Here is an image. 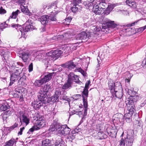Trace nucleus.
Listing matches in <instances>:
<instances>
[{"mask_svg":"<svg viewBox=\"0 0 146 146\" xmlns=\"http://www.w3.org/2000/svg\"><path fill=\"white\" fill-rule=\"evenodd\" d=\"M15 66L17 68H19V66H23V64L21 63V62H17L15 65Z\"/></svg>","mask_w":146,"mask_h":146,"instance_id":"nucleus-54","label":"nucleus"},{"mask_svg":"<svg viewBox=\"0 0 146 146\" xmlns=\"http://www.w3.org/2000/svg\"><path fill=\"white\" fill-rule=\"evenodd\" d=\"M127 107L128 112L125 114L124 117L131 118L133 113L135 111V109L129 106H127Z\"/></svg>","mask_w":146,"mask_h":146,"instance_id":"nucleus-22","label":"nucleus"},{"mask_svg":"<svg viewBox=\"0 0 146 146\" xmlns=\"http://www.w3.org/2000/svg\"><path fill=\"white\" fill-rule=\"evenodd\" d=\"M10 108L9 105L5 102L2 104V106L0 107V110L1 111H3L9 109Z\"/></svg>","mask_w":146,"mask_h":146,"instance_id":"nucleus-28","label":"nucleus"},{"mask_svg":"<svg viewBox=\"0 0 146 146\" xmlns=\"http://www.w3.org/2000/svg\"><path fill=\"white\" fill-rule=\"evenodd\" d=\"M101 2V5H97L94 7L93 8V11L96 15H101L103 13L104 9V7H106L107 6V4L104 1L100 0Z\"/></svg>","mask_w":146,"mask_h":146,"instance_id":"nucleus-6","label":"nucleus"},{"mask_svg":"<svg viewBox=\"0 0 146 146\" xmlns=\"http://www.w3.org/2000/svg\"><path fill=\"white\" fill-rule=\"evenodd\" d=\"M139 21L137 20L136 21L131 23L128 24L127 25V27H131L132 26H134L136 24H137V23Z\"/></svg>","mask_w":146,"mask_h":146,"instance_id":"nucleus-55","label":"nucleus"},{"mask_svg":"<svg viewBox=\"0 0 146 146\" xmlns=\"http://www.w3.org/2000/svg\"><path fill=\"white\" fill-rule=\"evenodd\" d=\"M33 70V64L32 63L30 64L29 66V72H31Z\"/></svg>","mask_w":146,"mask_h":146,"instance_id":"nucleus-56","label":"nucleus"},{"mask_svg":"<svg viewBox=\"0 0 146 146\" xmlns=\"http://www.w3.org/2000/svg\"><path fill=\"white\" fill-rule=\"evenodd\" d=\"M34 120H35V124L36 127L39 128V129L43 127L46 124V122L44 117L42 115L37 113L34 118Z\"/></svg>","mask_w":146,"mask_h":146,"instance_id":"nucleus-8","label":"nucleus"},{"mask_svg":"<svg viewBox=\"0 0 146 146\" xmlns=\"http://www.w3.org/2000/svg\"><path fill=\"white\" fill-rule=\"evenodd\" d=\"M63 38L62 35H58V36H54L51 38L50 39V41L54 40V41H58Z\"/></svg>","mask_w":146,"mask_h":146,"instance_id":"nucleus-38","label":"nucleus"},{"mask_svg":"<svg viewBox=\"0 0 146 146\" xmlns=\"http://www.w3.org/2000/svg\"><path fill=\"white\" fill-rule=\"evenodd\" d=\"M61 94V92L60 90H56L54 95L56 96H58V97Z\"/></svg>","mask_w":146,"mask_h":146,"instance_id":"nucleus-59","label":"nucleus"},{"mask_svg":"<svg viewBox=\"0 0 146 146\" xmlns=\"http://www.w3.org/2000/svg\"><path fill=\"white\" fill-rule=\"evenodd\" d=\"M88 89L84 88L82 93L83 99L87 98L88 96Z\"/></svg>","mask_w":146,"mask_h":146,"instance_id":"nucleus-37","label":"nucleus"},{"mask_svg":"<svg viewBox=\"0 0 146 146\" xmlns=\"http://www.w3.org/2000/svg\"><path fill=\"white\" fill-rule=\"evenodd\" d=\"M8 25L5 22L0 24V32L1 30L2 31L3 29L7 27Z\"/></svg>","mask_w":146,"mask_h":146,"instance_id":"nucleus-40","label":"nucleus"},{"mask_svg":"<svg viewBox=\"0 0 146 146\" xmlns=\"http://www.w3.org/2000/svg\"><path fill=\"white\" fill-rule=\"evenodd\" d=\"M128 94L131 96L129 100L126 101L127 106H129L135 108V104L136 102L139 99V97L138 95L135 96L136 94V92L133 90H128L127 92Z\"/></svg>","mask_w":146,"mask_h":146,"instance_id":"nucleus-3","label":"nucleus"},{"mask_svg":"<svg viewBox=\"0 0 146 146\" xmlns=\"http://www.w3.org/2000/svg\"><path fill=\"white\" fill-rule=\"evenodd\" d=\"M43 62L44 63L45 65L47 67H48V65H50V61L49 59H48V58H46L45 59H44L43 60Z\"/></svg>","mask_w":146,"mask_h":146,"instance_id":"nucleus-43","label":"nucleus"},{"mask_svg":"<svg viewBox=\"0 0 146 146\" xmlns=\"http://www.w3.org/2000/svg\"><path fill=\"white\" fill-rule=\"evenodd\" d=\"M113 97L114 96L117 98L118 99H121L123 96V91H119L114 92L113 93H111Z\"/></svg>","mask_w":146,"mask_h":146,"instance_id":"nucleus-24","label":"nucleus"},{"mask_svg":"<svg viewBox=\"0 0 146 146\" xmlns=\"http://www.w3.org/2000/svg\"><path fill=\"white\" fill-rule=\"evenodd\" d=\"M31 22V20H28L24 24L25 26L24 29L21 25L18 24H11L12 25L11 26L15 28L18 32L20 31L21 33V36H23L25 35V32H27L35 29L33 28V27L32 25V23Z\"/></svg>","mask_w":146,"mask_h":146,"instance_id":"nucleus-1","label":"nucleus"},{"mask_svg":"<svg viewBox=\"0 0 146 146\" xmlns=\"http://www.w3.org/2000/svg\"><path fill=\"white\" fill-rule=\"evenodd\" d=\"M62 49L63 52L65 54L71 52L69 44H66L62 46Z\"/></svg>","mask_w":146,"mask_h":146,"instance_id":"nucleus-23","label":"nucleus"},{"mask_svg":"<svg viewBox=\"0 0 146 146\" xmlns=\"http://www.w3.org/2000/svg\"><path fill=\"white\" fill-rule=\"evenodd\" d=\"M108 85L111 93H113L118 91H123L121 84L119 82H117L115 83L109 82Z\"/></svg>","mask_w":146,"mask_h":146,"instance_id":"nucleus-7","label":"nucleus"},{"mask_svg":"<svg viewBox=\"0 0 146 146\" xmlns=\"http://www.w3.org/2000/svg\"><path fill=\"white\" fill-rule=\"evenodd\" d=\"M19 93V94H20V91H19V92H17V93H15L14 94H13V96L15 97H17V98H19V96H20V95H19V94H18L17 93Z\"/></svg>","mask_w":146,"mask_h":146,"instance_id":"nucleus-64","label":"nucleus"},{"mask_svg":"<svg viewBox=\"0 0 146 146\" xmlns=\"http://www.w3.org/2000/svg\"><path fill=\"white\" fill-rule=\"evenodd\" d=\"M6 13L5 10L3 8L1 4H0V14H3Z\"/></svg>","mask_w":146,"mask_h":146,"instance_id":"nucleus-48","label":"nucleus"},{"mask_svg":"<svg viewBox=\"0 0 146 146\" xmlns=\"http://www.w3.org/2000/svg\"><path fill=\"white\" fill-rule=\"evenodd\" d=\"M119 101V103L118 104V106L120 108H123L124 106V102L123 100H121L120 99H118Z\"/></svg>","mask_w":146,"mask_h":146,"instance_id":"nucleus-49","label":"nucleus"},{"mask_svg":"<svg viewBox=\"0 0 146 146\" xmlns=\"http://www.w3.org/2000/svg\"><path fill=\"white\" fill-rule=\"evenodd\" d=\"M55 73L54 72L47 73L44 75V77L42 78L44 83L48 82L52 78V75Z\"/></svg>","mask_w":146,"mask_h":146,"instance_id":"nucleus-21","label":"nucleus"},{"mask_svg":"<svg viewBox=\"0 0 146 146\" xmlns=\"http://www.w3.org/2000/svg\"><path fill=\"white\" fill-rule=\"evenodd\" d=\"M113 8V6L111 5H109L108 6V7L107 9L110 12Z\"/></svg>","mask_w":146,"mask_h":146,"instance_id":"nucleus-61","label":"nucleus"},{"mask_svg":"<svg viewBox=\"0 0 146 146\" xmlns=\"http://www.w3.org/2000/svg\"><path fill=\"white\" fill-rule=\"evenodd\" d=\"M23 69H21V68L19 69H16V72L12 74L11 76L10 80L13 81H16L21 77L22 76V70Z\"/></svg>","mask_w":146,"mask_h":146,"instance_id":"nucleus-12","label":"nucleus"},{"mask_svg":"<svg viewBox=\"0 0 146 146\" xmlns=\"http://www.w3.org/2000/svg\"><path fill=\"white\" fill-rule=\"evenodd\" d=\"M106 25L108 28H114L116 27L117 25L114 23V21L109 20L107 21Z\"/></svg>","mask_w":146,"mask_h":146,"instance_id":"nucleus-25","label":"nucleus"},{"mask_svg":"<svg viewBox=\"0 0 146 146\" xmlns=\"http://www.w3.org/2000/svg\"><path fill=\"white\" fill-rule=\"evenodd\" d=\"M21 12L20 10H17L13 12L12 13V14L10 16L9 19L8 20H9L10 18H13L15 19L17 17L18 15V14L20 13Z\"/></svg>","mask_w":146,"mask_h":146,"instance_id":"nucleus-34","label":"nucleus"},{"mask_svg":"<svg viewBox=\"0 0 146 146\" xmlns=\"http://www.w3.org/2000/svg\"><path fill=\"white\" fill-rule=\"evenodd\" d=\"M58 96H56L54 94L51 97V100L53 102H55L58 100Z\"/></svg>","mask_w":146,"mask_h":146,"instance_id":"nucleus-45","label":"nucleus"},{"mask_svg":"<svg viewBox=\"0 0 146 146\" xmlns=\"http://www.w3.org/2000/svg\"><path fill=\"white\" fill-rule=\"evenodd\" d=\"M113 128V127L110 126L106 129L107 132L108 134L111 137H114L116 135L117 131V129L116 128Z\"/></svg>","mask_w":146,"mask_h":146,"instance_id":"nucleus-20","label":"nucleus"},{"mask_svg":"<svg viewBox=\"0 0 146 146\" xmlns=\"http://www.w3.org/2000/svg\"><path fill=\"white\" fill-rule=\"evenodd\" d=\"M127 137L125 140L122 138L119 141L120 146H125V141L126 146H132L134 140V133L133 130L131 129H128L127 131Z\"/></svg>","mask_w":146,"mask_h":146,"instance_id":"nucleus-2","label":"nucleus"},{"mask_svg":"<svg viewBox=\"0 0 146 146\" xmlns=\"http://www.w3.org/2000/svg\"><path fill=\"white\" fill-rule=\"evenodd\" d=\"M42 143L44 146H50L51 145V141L48 139L43 140L42 141Z\"/></svg>","mask_w":146,"mask_h":146,"instance_id":"nucleus-36","label":"nucleus"},{"mask_svg":"<svg viewBox=\"0 0 146 146\" xmlns=\"http://www.w3.org/2000/svg\"><path fill=\"white\" fill-rule=\"evenodd\" d=\"M125 2L126 4L131 7H135L136 6V3L134 1L126 0Z\"/></svg>","mask_w":146,"mask_h":146,"instance_id":"nucleus-32","label":"nucleus"},{"mask_svg":"<svg viewBox=\"0 0 146 146\" xmlns=\"http://www.w3.org/2000/svg\"><path fill=\"white\" fill-rule=\"evenodd\" d=\"M81 97V95L80 94H76L74 96V99L75 100H77Z\"/></svg>","mask_w":146,"mask_h":146,"instance_id":"nucleus-53","label":"nucleus"},{"mask_svg":"<svg viewBox=\"0 0 146 146\" xmlns=\"http://www.w3.org/2000/svg\"><path fill=\"white\" fill-rule=\"evenodd\" d=\"M20 122L21 123V125H23L26 126L29 123L30 119L28 117L23 114L19 117Z\"/></svg>","mask_w":146,"mask_h":146,"instance_id":"nucleus-16","label":"nucleus"},{"mask_svg":"<svg viewBox=\"0 0 146 146\" xmlns=\"http://www.w3.org/2000/svg\"><path fill=\"white\" fill-rule=\"evenodd\" d=\"M48 9L49 8H54L55 9L57 7L56 3V2H54L53 3L49 5L48 7Z\"/></svg>","mask_w":146,"mask_h":146,"instance_id":"nucleus-46","label":"nucleus"},{"mask_svg":"<svg viewBox=\"0 0 146 146\" xmlns=\"http://www.w3.org/2000/svg\"><path fill=\"white\" fill-rule=\"evenodd\" d=\"M55 145V146H64L65 142L62 139L60 138L56 140Z\"/></svg>","mask_w":146,"mask_h":146,"instance_id":"nucleus-29","label":"nucleus"},{"mask_svg":"<svg viewBox=\"0 0 146 146\" xmlns=\"http://www.w3.org/2000/svg\"><path fill=\"white\" fill-rule=\"evenodd\" d=\"M38 99L36 100H34L31 104L32 106L36 110L39 109L42 106L43 103H46L47 102V100L46 99H43V98H40L38 95Z\"/></svg>","mask_w":146,"mask_h":146,"instance_id":"nucleus-9","label":"nucleus"},{"mask_svg":"<svg viewBox=\"0 0 146 146\" xmlns=\"http://www.w3.org/2000/svg\"><path fill=\"white\" fill-rule=\"evenodd\" d=\"M51 14L48 15H43L41 17L40 20L41 24L45 25L51 21H56V15L57 14V12H52Z\"/></svg>","mask_w":146,"mask_h":146,"instance_id":"nucleus-4","label":"nucleus"},{"mask_svg":"<svg viewBox=\"0 0 146 146\" xmlns=\"http://www.w3.org/2000/svg\"><path fill=\"white\" fill-rule=\"evenodd\" d=\"M70 130V129L66 125H60V126L58 130V134L60 136H65L69 133Z\"/></svg>","mask_w":146,"mask_h":146,"instance_id":"nucleus-10","label":"nucleus"},{"mask_svg":"<svg viewBox=\"0 0 146 146\" xmlns=\"http://www.w3.org/2000/svg\"><path fill=\"white\" fill-rule=\"evenodd\" d=\"M68 80L72 84L74 82L78 84H81L82 82L79 80L78 76L73 73H70L68 75Z\"/></svg>","mask_w":146,"mask_h":146,"instance_id":"nucleus-11","label":"nucleus"},{"mask_svg":"<svg viewBox=\"0 0 146 146\" xmlns=\"http://www.w3.org/2000/svg\"><path fill=\"white\" fill-rule=\"evenodd\" d=\"M90 80H88L86 82L85 84V86L84 88L87 89H88L89 88V86L90 84Z\"/></svg>","mask_w":146,"mask_h":146,"instance_id":"nucleus-57","label":"nucleus"},{"mask_svg":"<svg viewBox=\"0 0 146 146\" xmlns=\"http://www.w3.org/2000/svg\"><path fill=\"white\" fill-rule=\"evenodd\" d=\"M60 126V124L58 122L57 119L54 120L50 127V130L53 131L58 130Z\"/></svg>","mask_w":146,"mask_h":146,"instance_id":"nucleus-15","label":"nucleus"},{"mask_svg":"<svg viewBox=\"0 0 146 146\" xmlns=\"http://www.w3.org/2000/svg\"><path fill=\"white\" fill-rule=\"evenodd\" d=\"M24 127H23L22 128H21L20 129V131L18 133V135H21L22 134V132L23 131L24 129Z\"/></svg>","mask_w":146,"mask_h":146,"instance_id":"nucleus-62","label":"nucleus"},{"mask_svg":"<svg viewBox=\"0 0 146 146\" xmlns=\"http://www.w3.org/2000/svg\"><path fill=\"white\" fill-rule=\"evenodd\" d=\"M96 138L99 139H106L107 138V136L105 134L101 133L100 132H98L96 136H95Z\"/></svg>","mask_w":146,"mask_h":146,"instance_id":"nucleus-27","label":"nucleus"},{"mask_svg":"<svg viewBox=\"0 0 146 146\" xmlns=\"http://www.w3.org/2000/svg\"><path fill=\"white\" fill-rule=\"evenodd\" d=\"M87 99H83V106L84 108H88V102L87 101Z\"/></svg>","mask_w":146,"mask_h":146,"instance_id":"nucleus-50","label":"nucleus"},{"mask_svg":"<svg viewBox=\"0 0 146 146\" xmlns=\"http://www.w3.org/2000/svg\"><path fill=\"white\" fill-rule=\"evenodd\" d=\"M146 29V25L144 27H140L136 29L137 32L139 33H142L144 30Z\"/></svg>","mask_w":146,"mask_h":146,"instance_id":"nucleus-47","label":"nucleus"},{"mask_svg":"<svg viewBox=\"0 0 146 146\" xmlns=\"http://www.w3.org/2000/svg\"><path fill=\"white\" fill-rule=\"evenodd\" d=\"M39 129V128H38L37 127L34 126L29 130L27 133L29 134H31L35 130H37Z\"/></svg>","mask_w":146,"mask_h":146,"instance_id":"nucleus-39","label":"nucleus"},{"mask_svg":"<svg viewBox=\"0 0 146 146\" xmlns=\"http://www.w3.org/2000/svg\"><path fill=\"white\" fill-rule=\"evenodd\" d=\"M21 8L22 12L23 13L29 16L32 15L31 13L29 11V10L27 7L24 6L23 5H21Z\"/></svg>","mask_w":146,"mask_h":146,"instance_id":"nucleus-26","label":"nucleus"},{"mask_svg":"<svg viewBox=\"0 0 146 146\" xmlns=\"http://www.w3.org/2000/svg\"><path fill=\"white\" fill-rule=\"evenodd\" d=\"M90 36L89 35H88L87 33L85 32H82L77 35L76 38L77 40H84L82 42H85L89 38Z\"/></svg>","mask_w":146,"mask_h":146,"instance_id":"nucleus-13","label":"nucleus"},{"mask_svg":"<svg viewBox=\"0 0 146 146\" xmlns=\"http://www.w3.org/2000/svg\"><path fill=\"white\" fill-rule=\"evenodd\" d=\"M44 83L42 79L40 80H36L34 83V85L36 87H39Z\"/></svg>","mask_w":146,"mask_h":146,"instance_id":"nucleus-35","label":"nucleus"},{"mask_svg":"<svg viewBox=\"0 0 146 146\" xmlns=\"http://www.w3.org/2000/svg\"><path fill=\"white\" fill-rule=\"evenodd\" d=\"M131 30L132 28L130 27L128 28L125 29V32L127 33H129L130 35L131 34Z\"/></svg>","mask_w":146,"mask_h":146,"instance_id":"nucleus-52","label":"nucleus"},{"mask_svg":"<svg viewBox=\"0 0 146 146\" xmlns=\"http://www.w3.org/2000/svg\"><path fill=\"white\" fill-rule=\"evenodd\" d=\"M104 11H103V13L104 14V15H108L110 13V12L108 10V9H106V10H104Z\"/></svg>","mask_w":146,"mask_h":146,"instance_id":"nucleus-60","label":"nucleus"},{"mask_svg":"<svg viewBox=\"0 0 146 146\" xmlns=\"http://www.w3.org/2000/svg\"><path fill=\"white\" fill-rule=\"evenodd\" d=\"M62 49V48H61ZM63 52V51L62 49L61 50H57L54 51V57L58 58L60 56Z\"/></svg>","mask_w":146,"mask_h":146,"instance_id":"nucleus-33","label":"nucleus"},{"mask_svg":"<svg viewBox=\"0 0 146 146\" xmlns=\"http://www.w3.org/2000/svg\"><path fill=\"white\" fill-rule=\"evenodd\" d=\"M52 89L51 86L48 83L42 87L40 89L38 94V97L40 98H43V99H47V93L50 91Z\"/></svg>","mask_w":146,"mask_h":146,"instance_id":"nucleus-5","label":"nucleus"},{"mask_svg":"<svg viewBox=\"0 0 146 146\" xmlns=\"http://www.w3.org/2000/svg\"><path fill=\"white\" fill-rule=\"evenodd\" d=\"M72 84L68 80L67 82L63 85L62 88L64 90L70 89L71 88V85Z\"/></svg>","mask_w":146,"mask_h":146,"instance_id":"nucleus-31","label":"nucleus"},{"mask_svg":"<svg viewBox=\"0 0 146 146\" xmlns=\"http://www.w3.org/2000/svg\"><path fill=\"white\" fill-rule=\"evenodd\" d=\"M62 67L66 68L70 70H72L76 67V65L74 64L72 60L68 61L65 63L61 65Z\"/></svg>","mask_w":146,"mask_h":146,"instance_id":"nucleus-14","label":"nucleus"},{"mask_svg":"<svg viewBox=\"0 0 146 146\" xmlns=\"http://www.w3.org/2000/svg\"><path fill=\"white\" fill-rule=\"evenodd\" d=\"M19 79V80L18 82V84L19 85L22 86L24 84V77L23 75L21 77H20Z\"/></svg>","mask_w":146,"mask_h":146,"instance_id":"nucleus-42","label":"nucleus"},{"mask_svg":"<svg viewBox=\"0 0 146 146\" xmlns=\"http://www.w3.org/2000/svg\"><path fill=\"white\" fill-rule=\"evenodd\" d=\"M31 55L29 52V51L25 52H22L19 54V57L21 58L24 62H27Z\"/></svg>","mask_w":146,"mask_h":146,"instance_id":"nucleus-19","label":"nucleus"},{"mask_svg":"<svg viewBox=\"0 0 146 146\" xmlns=\"http://www.w3.org/2000/svg\"><path fill=\"white\" fill-rule=\"evenodd\" d=\"M77 70L78 72H80L81 74L84 76H86V74L84 71L81 68H79Z\"/></svg>","mask_w":146,"mask_h":146,"instance_id":"nucleus-51","label":"nucleus"},{"mask_svg":"<svg viewBox=\"0 0 146 146\" xmlns=\"http://www.w3.org/2000/svg\"><path fill=\"white\" fill-rule=\"evenodd\" d=\"M46 57L48 58V59L50 58V57L54 58V51H51L48 53H46Z\"/></svg>","mask_w":146,"mask_h":146,"instance_id":"nucleus-41","label":"nucleus"},{"mask_svg":"<svg viewBox=\"0 0 146 146\" xmlns=\"http://www.w3.org/2000/svg\"><path fill=\"white\" fill-rule=\"evenodd\" d=\"M124 118H125V120L127 122L129 123L131 121V118L124 117Z\"/></svg>","mask_w":146,"mask_h":146,"instance_id":"nucleus-63","label":"nucleus"},{"mask_svg":"<svg viewBox=\"0 0 146 146\" xmlns=\"http://www.w3.org/2000/svg\"><path fill=\"white\" fill-rule=\"evenodd\" d=\"M82 0H75L74 1L73 3H72L71 10L72 12L74 13L76 12L78 9V7H80L79 4L81 3Z\"/></svg>","mask_w":146,"mask_h":146,"instance_id":"nucleus-17","label":"nucleus"},{"mask_svg":"<svg viewBox=\"0 0 146 146\" xmlns=\"http://www.w3.org/2000/svg\"><path fill=\"white\" fill-rule=\"evenodd\" d=\"M17 141L13 138H12L9 141L6 142L5 145L4 146H13L14 144H16Z\"/></svg>","mask_w":146,"mask_h":146,"instance_id":"nucleus-30","label":"nucleus"},{"mask_svg":"<svg viewBox=\"0 0 146 146\" xmlns=\"http://www.w3.org/2000/svg\"><path fill=\"white\" fill-rule=\"evenodd\" d=\"M100 0H90L86 3L85 6L87 7H94L96 5H101V2Z\"/></svg>","mask_w":146,"mask_h":146,"instance_id":"nucleus-18","label":"nucleus"},{"mask_svg":"<svg viewBox=\"0 0 146 146\" xmlns=\"http://www.w3.org/2000/svg\"><path fill=\"white\" fill-rule=\"evenodd\" d=\"M69 44L70 46V47L71 52L72 51L76 50V49L77 46L76 45V44Z\"/></svg>","mask_w":146,"mask_h":146,"instance_id":"nucleus-44","label":"nucleus"},{"mask_svg":"<svg viewBox=\"0 0 146 146\" xmlns=\"http://www.w3.org/2000/svg\"><path fill=\"white\" fill-rule=\"evenodd\" d=\"M18 125V124L15 123L12 126L10 127V129L11 130H13V129H15V128Z\"/></svg>","mask_w":146,"mask_h":146,"instance_id":"nucleus-58","label":"nucleus"}]
</instances>
